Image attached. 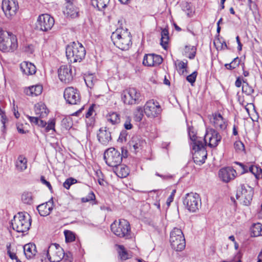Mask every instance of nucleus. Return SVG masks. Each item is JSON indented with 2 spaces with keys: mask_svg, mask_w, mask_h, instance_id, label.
Wrapping results in <instances>:
<instances>
[{
  "mask_svg": "<svg viewBox=\"0 0 262 262\" xmlns=\"http://www.w3.org/2000/svg\"><path fill=\"white\" fill-rule=\"evenodd\" d=\"M17 47L16 36L0 28V50L4 52H13Z\"/></svg>",
  "mask_w": 262,
  "mask_h": 262,
  "instance_id": "nucleus-1",
  "label": "nucleus"
},
{
  "mask_svg": "<svg viewBox=\"0 0 262 262\" xmlns=\"http://www.w3.org/2000/svg\"><path fill=\"white\" fill-rule=\"evenodd\" d=\"M111 38L114 44L122 50H128L132 45L130 34L127 29H117L112 33Z\"/></svg>",
  "mask_w": 262,
  "mask_h": 262,
  "instance_id": "nucleus-2",
  "label": "nucleus"
},
{
  "mask_svg": "<svg viewBox=\"0 0 262 262\" xmlns=\"http://www.w3.org/2000/svg\"><path fill=\"white\" fill-rule=\"evenodd\" d=\"M31 217L27 212H18L11 221L12 228L17 232L27 231L31 226Z\"/></svg>",
  "mask_w": 262,
  "mask_h": 262,
  "instance_id": "nucleus-3",
  "label": "nucleus"
},
{
  "mask_svg": "<svg viewBox=\"0 0 262 262\" xmlns=\"http://www.w3.org/2000/svg\"><path fill=\"white\" fill-rule=\"evenodd\" d=\"M66 56L70 62H80L85 57V50L81 43L73 42L66 48Z\"/></svg>",
  "mask_w": 262,
  "mask_h": 262,
  "instance_id": "nucleus-4",
  "label": "nucleus"
},
{
  "mask_svg": "<svg viewBox=\"0 0 262 262\" xmlns=\"http://www.w3.org/2000/svg\"><path fill=\"white\" fill-rule=\"evenodd\" d=\"M111 229L114 234L119 237L129 239L132 237L130 224L125 219H120L118 222L114 221L111 226Z\"/></svg>",
  "mask_w": 262,
  "mask_h": 262,
  "instance_id": "nucleus-5",
  "label": "nucleus"
},
{
  "mask_svg": "<svg viewBox=\"0 0 262 262\" xmlns=\"http://www.w3.org/2000/svg\"><path fill=\"white\" fill-rule=\"evenodd\" d=\"M170 243L172 249L177 251H181L185 247L186 243L182 230L174 228L170 233Z\"/></svg>",
  "mask_w": 262,
  "mask_h": 262,
  "instance_id": "nucleus-6",
  "label": "nucleus"
},
{
  "mask_svg": "<svg viewBox=\"0 0 262 262\" xmlns=\"http://www.w3.org/2000/svg\"><path fill=\"white\" fill-rule=\"evenodd\" d=\"M141 94L135 88H129L125 89L121 93V100L127 105L139 104L141 101Z\"/></svg>",
  "mask_w": 262,
  "mask_h": 262,
  "instance_id": "nucleus-7",
  "label": "nucleus"
},
{
  "mask_svg": "<svg viewBox=\"0 0 262 262\" xmlns=\"http://www.w3.org/2000/svg\"><path fill=\"white\" fill-rule=\"evenodd\" d=\"M123 155L114 147L106 149L104 152V160L106 164L111 167L119 166L122 161Z\"/></svg>",
  "mask_w": 262,
  "mask_h": 262,
  "instance_id": "nucleus-8",
  "label": "nucleus"
},
{
  "mask_svg": "<svg viewBox=\"0 0 262 262\" xmlns=\"http://www.w3.org/2000/svg\"><path fill=\"white\" fill-rule=\"evenodd\" d=\"M253 193V188L249 186H246L244 184H241L237 190L236 197L241 203L245 206H248L252 200Z\"/></svg>",
  "mask_w": 262,
  "mask_h": 262,
  "instance_id": "nucleus-9",
  "label": "nucleus"
},
{
  "mask_svg": "<svg viewBox=\"0 0 262 262\" xmlns=\"http://www.w3.org/2000/svg\"><path fill=\"white\" fill-rule=\"evenodd\" d=\"M183 204L190 212H195L201 206L200 197L198 193H188L183 199Z\"/></svg>",
  "mask_w": 262,
  "mask_h": 262,
  "instance_id": "nucleus-10",
  "label": "nucleus"
},
{
  "mask_svg": "<svg viewBox=\"0 0 262 262\" xmlns=\"http://www.w3.org/2000/svg\"><path fill=\"white\" fill-rule=\"evenodd\" d=\"M46 255L51 262H59L63 258L64 252L58 244H52L46 251Z\"/></svg>",
  "mask_w": 262,
  "mask_h": 262,
  "instance_id": "nucleus-11",
  "label": "nucleus"
},
{
  "mask_svg": "<svg viewBox=\"0 0 262 262\" xmlns=\"http://www.w3.org/2000/svg\"><path fill=\"white\" fill-rule=\"evenodd\" d=\"M161 112L162 109L159 103L154 99L147 101L144 106V113L148 118L157 117Z\"/></svg>",
  "mask_w": 262,
  "mask_h": 262,
  "instance_id": "nucleus-12",
  "label": "nucleus"
},
{
  "mask_svg": "<svg viewBox=\"0 0 262 262\" xmlns=\"http://www.w3.org/2000/svg\"><path fill=\"white\" fill-rule=\"evenodd\" d=\"M221 139L222 137L216 130L213 128H207L204 141L206 144L208 143V145L212 148L217 146Z\"/></svg>",
  "mask_w": 262,
  "mask_h": 262,
  "instance_id": "nucleus-13",
  "label": "nucleus"
},
{
  "mask_svg": "<svg viewBox=\"0 0 262 262\" xmlns=\"http://www.w3.org/2000/svg\"><path fill=\"white\" fill-rule=\"evenodd\" d=\"M192 149L194 150L193 158L194 162L199 165L204 163L207 158V154L204 143L192 145Z\"/></svg>",
  "mask_w": 262,
  "mask_h": 262,
  "instance_id": "nucleus-14",
  "label": "nucleus"
},
{
  "mask_svg": "<svg viewBox=\"0 0 262 262\" xmlns=\"http://www.w3.org/2000/svg\"><path fill=\"white\" fill-rule=\"evenodd\" d=\"M64 98L70 104H78L80 102L81 96L79 91L73 87H68L64 90Z\"/></svg>",
  "mask_w": 262,
  "mask_h": 262,
  "instance_id": "nucleus-15",
  "label": "nucleus"
},
{
  "mask_svg": "<svg viewBox=\"0 0 262 262\" xmlns=\"http://www.w3.org/2000/svg\"><path fill=\"white\" fill-rule=\"evenodd\" d=\"M2 8L6 16L11 18L16 14L18 4L16 0H3Z\"/></svg>",
  "mask_w": 262,
  "mask_h": 262,
  "instance_id": "nucleus-16",
  "label": "nucleus"
},
{
  "mask_svg": "<svg viewBox=\"0 0 262 262\" xmlns=\"http://www.w3.org/2000/svg\"><path fill=\"white\" fill-rule=\"evenodd\" d=\"M54 24V19L48 14L39 15L37 19V27L42 31H48Z\"/></svg>",
  "mask_w": 262,
  "mask_h": 262,
  "instance_id": "nucleus-17",
  "label": "nucleus"
},
{
  "mask_svg": "<svg viewBox=\"0 0 262 262\" xmlns=\"http://www.w3.org/2000/svg\"><path fill=\"white\" fill-rule=\"evenodd\" d=\"M73 73L72 67L70 65H62L58 70L59 79L62 82L69 83L73 80Z\"/></svg>",
  "mask_w": 262,
  "mask_h": 262,
  "instance_id": "nucleus-18",
  "label": "nucleus"
},
{
  "mask_svg": "<svg viewBox=\"0 0 262 262\" xmlns=\"http://www.w3.org/2000/svg\"><path fill=\"white\" fill-rule=\"evenodd\" d=\"M162 61L163 58L161 56L154 54H149L144 56L143 64L148 67H154L160 65Z\"/></svg>",
  "mask_w": 262,
  "mask_h": 262,
  "instance_id": "nucleus-19",
  "label": "nucleus"
},
{
  "mask_svg": "<svg viewBox=\"0 0 262 262\" xmlns=\"http://www.w3.org/2000/svg\"><path fill=\"white\" fill-rule=\"evenodd\" d=\"M210 122L218 129L224 130L227 127V122L219 113H214L210 117Z\"/></svg>",
  "mask_w": 262,
  "mask_h": 262,
  "instance_id": "nucleus-20",
  "label": "nucleus"
},
{
  "mask_svg": "<svg viewBox=\"0 0 262 262\" xmlns=\"http://www.w3.org/2000/svg\"><path fill=\"white\" fill-rule=\"evenodd\" d=\"M236 171L231 167L222 168L219 172L220 178L224 182L228 183L235 178Z\"/></svg>",
  "mask_w": 262,
  "mask_h": 262,
  "instance_id": "nucleus-21",
  "label": "nucleus"
},
{
  "mask_svg": "<svg viewBox=\"0 0 262 262\" xmlns=\"http://www.w3.org/2000/svg\"><path fill=\"white\" fill-rule=\"evenodd\" d=\"M53 202L51 200L48 202L38 205L37 209L41 216H46L49 215L53 209Z\"/></svg>",
  "mask_w": 262,
  "mask_h": 262,
  "instance_id": "nucleus-22",
  "label": "nucleus"
},
{
  "mask_svg": "<svg viewBox=\"0 0 262 262\" xmlns=\"http://www.w3.org/2000/svg\"><path fill=\"white\" fill-rule=\"evenodd\" d=\"M98 139L102 144L107 145L111 140L112 137L111 132L107 130L105 128H100L97 134Z\"/></svg>",
  "mask_w": 262,
  "mask_h": 262,
  "instance_id": "nucleus-23",
  "label": "nucleus"
},
{
  "mask_svg": "<svg viewBox=\"0 0 262 262\" xmlns=\"http://www.w3.org/2000/svg\"><path fill=\"white\" fill-rule=\"evenodd\" d=\"M129 146L130 148H133L135 152H138L143 144H145V142L142 140L141 138L138 136H134L132 137V140L129 141Z\"/></svg>",
  "mask_w": 262,
  "mask_h": 262,
  "instance_id": "nucleus-24",
  "label": "nucleus"
},
{
  "mask_svg": "<svg viewBox=\"0 0 262 262\" xmlns=\"http://www.w3.org/2000/svg\"><path fill=\"white\" fill-rule=\"evenodd\" d=\"M20 68L22 72L27 75L36 73V67L31 62L24 61L20 64Z\"/></svg>",
  "mask_w": 262,
  "mask_h": 262,
  "instance_id": "nucleus-25",
  "label": "nucleus"
},
{
  "mask_svg": "<svg viewBox=\"0 0 262 262\" xmlns=\"http://www.w3.org/2000/svg\"><path fill=\"white\" fill-rule=\"evenodd\" d=\"M24 252L27 259L33 258L36 254V246L33 244H28L24 247Z\"/></svg>",
  "mask_w": 262,
  "mask_h": 262,
  "instance_id": "nucleus-26",
  "label": "nucleus"
},
{
  "mask_svg": "<svg viewBox=\"0 0 262 262\" xmlns=\"http://www.w3.org/2000/svg\"><path fill=\"white\" fill-rule=\"evenodd\" d=\"M35 114L40 118H43L47 116L49 111L44 103H37L35 105Z\"/></svg>",
  "mask_w": 262,
  "mask_h": 262,
  "instance_id": "nucleus-27",
  "label": "nucleus"
},
{
  "mask_svg": "<svg viewBox=\"0 0 262 262\" xmlns=\"http://www.w3.org/2000/svg\"><path fill=\"white\" fill-rule=\"evenodd\" d=\"M40 118L38 121L37 126L42 128H45V132L46 133L49 132L50 130L55 131V121L54 119L50 120L48 121V123Z\"/></svg>",
  "mask_w": 262,
  "mask_h": 262,
  "instance_id": "nucleus-28",
  "label": "nucleus"
},
{
  "mask_svg": "<svg viewBox=\"0 0 262 262\" xmlns=\"http://www.w3.org/2000/svg\"><path fill=\"white\" fill-rule=\"evenodd\" d=\"M15 167L17 170L23 171L27 168V159L23 155H19L15 161Z\"/></svg>",
  "mask_w": 262,
  "mask_h": 262,
  "instance_id": "nucleus-29",
  "label": "nucleus"
},
{
  "mask_svg": "<svg viewBox=\"0 0 262 262\" xmlns=\"http://www.w3.org/2000/svg\"><path fill=\"white\" fill-rule=\"evenodd\" d=\"M42 91V87L40 85H33L25 89L26 95L31 96H36L40 95Z\"/></svg>",
  "mask_w": 262,
  "mask_h": 262,
  "instance_id": "nucleus-30",
  "label": "nucleus"
},
{
  "mask_svg": "<svg viewBox=\"0 0 262 262\" xmlns=\"http://www.w3.org/2000/svg\"><path fill=\"white\" fill-rule=\"evenodd\" d=\"M66 13L68 16L75 18L78 16V9L73 5V4H69L66 6Z\"/></svg>",
  "mask_w": 262,
  "mask_h": 262,
  "instance_id": "nucleus-31",
  "label": "nucleus"
},
{
  "mask_svg": "<svg viewBox=\"0 0 262 262\" xmlns=\"http://www.w3.org/2000/svg\"><path fill=\"white\" fill-rule=\"evenodd\" d=\"M188 135L192 141V145L203 143L202 139L196 136V134L193 130V127H189L188 128Z\"/></svg>",
  "mask_w": 262,
  "mask_h": 262,
  "instance_id": "nucleus-32",
  "label": "nucleus"
},
{
  "mask_svg": "<svg viewBox=\"0 0 262 262\" xmlns=\"http://www.w3.org/2000/svg\"><path fill=\"white\" fill-rule=\"evenodd\" d=\"M106 117L107 120L113 125L118 124L120 121V115L116 112H111Z\"/></svg>",
  "mask_w": 262,
  "mask_h": 262,
  "instance_id": "nucleus-33",
  "label": "nucleus"
},
{
  "mask_svg": "<svg viewBox=\"0 0 262 262\" xmlns=\"http://www.w3.org/2000/svg\"><path fill=\"white\" fill-rule=\"evenodd\" d=\"M249 170L251 172L257 180L262 178V169L255 165H251L249 167Z\"/></svg>",
  "mask_w": 262,
  "mask_h": 262,
  "instance_id": "nucleus-34",
  "label": "nucleus"
},
{
  "mask_svg": "<svg viewBox=\"0 0 262 262\" xmlns=\"http://www.w3.org/2000/svg\"><path fill=\"white\" fill-rule=\"evenodd\" d=\"M251 231L253 236L262 235V225L258 223L254 224L251 228Z\"/></svg>",
  "mask_w": 262,
  "mask_h": 262,
  "instance_id": "nucleus-35",
  "label": "nucleus"
},
{
  "mask_svg": "<svg viewBox=\"0 0 262 262\" xmlns=\"http://www.w3.org/2000/svg\"><path fill=\"white\" fill-rule=\"evenodd\" d=\"M243 82L242 92L246 95L252 96L254 92L253 88L249 84L246 80L243 79Z\"/></svg>",
  "mask_w": 262,
  "mask_h": 262,
  "instance_id": "nucleus-36",
  "label": "nucleus"
},
{
  "mask_svg": "<svg viewBox=\"0 0 262 262\" xmlns=\"http://www.w3.org/2000/svg\"><path fill=\"white\" fill-rule=\"evenodd\" d=\"M110 0H92V4L94 7H97L99 10L105 8Z\"/></svg>",
  "mask_w": 262,
  "mask_h": 262,
  "instance_id": "nucleus-37",
  "label": "nucleus"
},
{
  "mask_svg": "<svg viewBox=\"0 0 262 262\" xmlns=\"http://www.w3.org/2000/svg\"><path fill=\"white\" fill-rule=\"evenodd\" d=\"M169 40L168 31L164 29L161 32V45L164 48H166Z\"/></svg>",
  "mask_w": 262,
  "mask_h": 262,
  "instance_id": "nucleus-38",
  "label": "nucleus"
},
{
  "mask_svg": "<svg viewBox=\"0 0 262 262\" xmlns=\"http://www.w3.org/2000/svg\"><path fill=\"white\" fill-rule=\"evenodd\" d=\"M143 112L144 108L141 106L137 107L134 113V120L137 122L141 121L144 116Z\"/></svg>",
  "mask_w": 262,
  "mask_h": 262,
  "instance_id": "nucleus-39",
  "label": "nucleus"
},
{
  "mask_svg": "<svg viewBox=\"0 0 262 262\" xmlns=\"http://www.w3.org/2000/svg\"><path fill=\"white\" fill-rule=\"evenodd\" d=\"M84 81L87 86L91 89L96 82L97 80L93 74H88L85 76Z\"/></svg>",
  "mask_w": 262,
  "mask_h": 262,
  "instance_id": "nucleus-40",
  "label": "nucleus"
},
{
  "mask_svg": "<svg viewBox=\"0 0 262 262\" xmlns=\"http://www.w3.org/2000/svg\"><path fill=\"white\" fill-rule=\"evenodd\" d=\"M23 202L26 204L31 205L33 203V196L30 192H24L21 195Z\"/></svg>",
  "mask_w": 262,
  "mask_h": 262,
  "instance_id": "nucleus-41",
  "label": "nucleus"
},
{
  "mask_svg": "<svg viewBox=\"0 0 262 262\" xmlns=\"http://www.w3.org/2000/svg\"><path fill=\"white\" fill-rule=\"evenodd\" d=\"M182 10L189 17L193 14V9L190 3L185 2L182 4Z\"/></svg>",
  "mask_w": 262,
  "mask_h": 262,
  "instance_id": "nucleus-42",
  "label": "nucleus"
},
{
  "mask_svg": "<svg viewBox=\"0 0 262 262\" xmlns=\"http://www.w3.org/2000/svg\"><path fill=\"white\" fill-rule=\"evenodd\" d=\"M7 248V254L9 255V257L13 260L15 259L16 262H21L18 258L17 256L16 255V253L15 252L13 251V250H11V244L8 243L6 245Z\"/></svg>",
  "mask_w": 262,
  "mask_h": 262,
  "instance_id": "nucleus-43",
  "label": "nucleus"
},
{
  "mask_svg": "<svg viewBox=\"0 0 262 262\" xmlns=\"http://www.w3.org/2000/svg\"><path fill=\"white\" fill-rule=\"evenodd\" d=\"M64 234L67 243L72 242L75 239V234L74 232L70 230H65Z\"/></svg>",
  "mask_w": 262,
  "mask_h": 262,
  "instance_id": "nucleus-44",
  "label": "nucleus"
},
{
  "mask_svg": "<svg viewBox=\"0 0 262 262\" xmlns=\"http://www.w3.org/2000/svg\"><path fill=\"white\" fill-rule=\"evenodd\" d=\"M129 174V170L127 167L125 165H121L120 170L118 172V176L120 178H125Z\"/></svg>",
  "mask_w": 262,
  "mask_h": 262,
  "instance_id": "nucleus-45",
  "label": "nucleus"
},
{
  "mask_svg": "<svg viewBox=\"0 0 262 262\" xmlns=\"http://www.w3.org/2000/svg\"><path fill=\"white\" fill-rule=\"evenodd\" d=\"M119 248L120 249V251H119V254L120 257V258L122 260L127 259L129 258L128 254L125 250L124 247L122 245H119Z\"/></svg>",
  "mask_w": 262,
  "mask_h": 262,
  "instance_id": "nucleus-46",
  "label": "nucleus"
},
{
  "mask_svg": "<svg viewBox=\"0 0 262 262\" xmlns=\"http://www.w3.org/2000/svg\"><path fill=\"white\" fill-rule=\"evenodd\" d=\"M189 50H191V52L190 53V54L187 56L188 57L191 59H193L195 56V53H196V48L192 46H186L185 47V51L186 53L189 51Z\"/></svg>",
  "mask_w": 262,
  "mask_h": 262,
  "instance_id": "nucleus-47",
  "label": "nucleus"
},
{
  "mask_svg": "<svg viewBox=\"0 0 262 262\" xmlns=\"http://www.w3.org/2000/svg\"><path fill=\"white\" fill-rule=\"evenodd\" d=\"M77 182V181L75 179L69 178L63 183V186L67 189H69L72 185L76 183Z\"/></svg>",
  "mask_w": 262,
  "mask_h": 262,
  "instance_id": "nucleus-48",
  "label": "nucleus"
},
{
  "mask_svg": "<svg viewBox=\"0 0 262 262\" xmlns=\"http://www.w3.org/2000/svg\"><path fill=\"white\" fill-rule=\"evenodd\" d=\"M197 72L194 71L192 74H190L189 75L187 76L186 77V80L191 83L192 85H193V84L195 82L196 78L197 76Z\"/></svg>",
  "mask_w": 262,
  "mask_h": 262,
  "instance_id": "nucleus-49",
  "label": "nucleus"
},
{
  "mask_svg": "<svg viewBox=\"0 0 262 262\" xmlns=\"http://www.w3.org/2000/svg\"><path fill=\"white\" fill-rule=\"evenodd\" d=\"M234 146L236 151H241L245 150L244 144L241 141H236L234 144Z\"/></svg>",
  "mask_w": 262,
  "mask_h": 262,
  "instance_id": "nucleus-50",
  "label": "nucleus"
},
{
  "mask_svg": "<svg viewBox=\"0 0 262 262\" xmlns=\"http://www.w3.org/2000/svg\"><path fill=\"white\" fill-rule=\"evenodd\" d=\"M95 199V195L93 192H91L89 193L88 196L82 198L81 201L83 203L88 202L90 201L94 200Z\"/></svg>",
  "mask_w": 262,
  "mask_h": 262,
  "instance_id": "nucleus-51",
  "label": "nucleus"
},
{
  "mask_svg": "<svg viewBox=\"0 0 262 262\" xmlns=\"http://www.w3.org/2000/svg\"><path fill=\"white\" fill-rule=\"evenodd\" d=\"M131 118L129 116H126L125 121L124 124V126L126 129H130L133 127V125L131 124Z\"/></svg>",
  "mask_w": 262,
  "mask_h": 262,
  "instance_id": "nucleus-52",
  "label": "nucleus"
},
{
  "mask_svg": "<svg viewBox=\"0 0 262 262\" xmlns=\"http://www.w3.org/2000/svg\"><path fill=\"white\" fill-rule=\"evenodd\" d=\"M28 118L31 123L34 124L36 125H38L39 120L40 118L37 116L36 117L28 116Z\"/></svg>",
  "mask_w": 262,
  "mask_h": 262,
  "instance_id": "nucleus-53",
  "label": "nucleus"
},
{
  "mask_svg": "<svg viewBox=\"0 0 262 262\" xmlns=\"http://www.w3.org/2000/svg\"><path fill=\"white\" fill-rule=\"evenodd\" d=\"M24 51L29 54L33 53L34 48L32 45H28L24 47Z\"/></svg>",
  "mask_w": 262,
  "mask_h": 262,
  "instance_id": "nucleus-54",
  "label": "nucleus"
},
{
  "mask_svg": "<svg viewBox=\"0 0 262 262\" xmlns=\"http://www.w3.org/2000/svg\"><path fill=\"white\" fill-rule=\"evenodd\" d=\"M40 181L43 184L46 185L50 190L52 189V186L50 182L47 181L43 176L41 177Z\"/></svg>",
  "mask_w": 262,
  "mask_h": 262,
  "instance_id": "nucleus-55",
  "label": "nucleus"
},
{
  "mask_svg": "<svg viewBox=\"0 0 262 262\" xmlns=\"http://www.w3.org/2000/svg\"><path fill=\"white\" fill-rule=\"evenodd\" d=\"M236 164L238 165L241 167V168L242 169V171L241 172L242 173L247 172L248 171H249V168H248L247 166L244 165L243 164H242L241 163H239V162H236Z\"/></svg>",
  "mask_w": 262,
  "mask_h": 262,
  "instance_id": "nucleus-56",
  "label": "nucleus"
},
{
  "mask_svg": "<svg viewBox=\"0 0 262 262\" xmlns=\"http://www.w3.org/2000/svg\"><path fill=\"white\" fill-rule=\"evenodd\" d=\"M240 62V59L238 58V57L235 58L231 62L232 66L233 67H234V69H235L236 67H237Z\"/></svg>",
  "mask_w": 262,
  "mask_h": 262,
  "instance_id": "nucleus-57",
  "label": "nucleus"
},
{
  "mask_svg": "<svg viewBox=\"0 0 262 262\" xmlns=\"http://www.w3.org/2000/svg\"><path fill=\"white\" fill-rule=\"evenodd\" d=\"M127 136V133L126 131H122L121 132L120 136H119V139L123 141V140L126 141V137Z\"/></svg>",
  "mask_w": 262,
  "mask_h": 262,
  "instance_id": "nucleus-58",
  "label": "nucleus"
},
{
  "mask_svg": "<svg viewBox=\"0 0 262 262\" xmlns=\"http://www.w3.org/2000/svg\"><path fill=\"white\" fill-rule=\"evenodd\" d=\"M93 112H94L93 106H91L89 107L87 113L85 114V117L86 118L90 117L92 115V113H93Z\"/></svg>",
  "mask_w": 262,
  "mask_h": 262,
  "instance_id": "nucleus-59",
  "label": "nucleus"
},
{
  "mask_svg": "<svg viewBox=\"0 0 262 262\" xmlns=\"http://www.w3.org/2000/svg\"><path fill=\"white\" fill-rule=\"evenodd\" d=\"M179 70L185 69L187 67V64L184 62L181 61L178 64Z\"/></svg>",
  "mask_w": 262,
  "mask_h": 262,
  "instance_id": "nucleus-60",
  "label": "nucleus"
},
{
  "mask_svg": "<svg viewBox=\"0 0 262 262\" xmlns=\"http://www.w3.org/2000/svg\"><path fill=\"white\" fill-rule=\"evenodd\" d=\"M23 125H18L17 126V129L18 132L20 134H26L28 132V130H25L23 129L22 127Z\"/></svg>",
  "mask_w": 262,
  "mask_h": 262,
  "instance_id": "nucleus-61",
  "label": "nucleus"
},
{
  "mask_svg": "<svg viewBox=\"0 0 262 262\" xmlns=\"http://www.w3.org/2000/svg\"><path fill=\"white\" fill-rule=\"evenodd\" d=\"M236 87L239 88L242 85V80L240 77H238L235 82Z\"/></svg>",
  "mask_w": 262,
  "mask_h": 262,
  "instance_id": "nucleus-62",
  "label": "nucleus"
},
{
  "mask_svg": "<svg viewBox=\"0 0 262 262\" xmlns=\"http://www.w3.org/2000/svg\"><path fill=\"white\" fill-rule=\"evenodd\" d=\"M6 121H7L6 116H2V119H1V122H2V124H3L4 128L5 127V123H6Z\"/></svg>",
  "mask_w": 262,
  "mask_h": 262,
  "instance_id": "nucleus-63",
  "label": "nucleus"
},
{
  "mask_svg": "<svg viewBox=\"0 0 262 262\" xmlns=\"http://www.w3.org/2000/svg\"><path fill=\"white\" fill-rule=\"evenodd\" d=\"M173 197L170 195L167 200L166 203H167V205L169 206L170 204L171 203V202H172L173 201Z\"/></svg>",
  "mask_w": 262,
  "mask_h": 262,
  "instance_id": "nucleus-64",
  "label": "nucleus"
}]
</instances>
